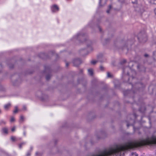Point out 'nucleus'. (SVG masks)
Here are the masks:
<instances>
[{"label":"nucleus","instance_id":"f257e3e1","mask_svg":"<svg viewBox=\"0 0 156 156\" xmlns=\"http://www.w3.org/2000/svg\"><path fill=\"white\" fill-rule=\"evenodd\" d=\"M156 144V136L153 135L151 137H147L146 139H141L138 141L128 142V149L148 145Z\"/></svg>","mask_w":156,"mask_h":156},{"label":"nucleus","instance_id":"f03ea898","mask_svg":"<svg viewBox=\"0 0 156 156\" xmlns=\"http://www.w3.org/2000/svg\"><path fill=\"white\" fill-rule=\"evenodd\" d=\"M138 39L140 41L142 42H145L147 40V35L144 32H141L138 35Z\"/></svg>","mask_w":156,"mask_h":156},{"label":"nucleus","instance_id":"7ed1b4c3","mask_svg":"<svg viewBox=\"0 0 156 156\" xmlns=\"http://www.w3.org/2000/svg\"><path fill=\"white\" fill-rule=\"evenodd\" d=\"M84 42L86 44H87V48L88 50L90 49L91 50H92V48L91 46L92 42L91 41L87 39Z\"/></svg>","mask_w":156,"mask_h":156},{"label":"nucleus","instance_id":"20e7f679","mask_svg":"<svg viewBox=\"0 0 156 156\" xmlns=\"http://www.w3.org/2000/svg\"><path fill=\"white\" fill-rule=\"evenodd\" d=\"M82 62L81 60L79 58L74 59L73 62V64L75 66H77L79 65Z\"/></svg>","mask_w":156,"mask_h":156},{"label":"nucleus","instance_id":"39448f33","mask_svg":"<svg viewBox=\"0 0 156 156\" xmlns=\"http://www.w3.org/2000/svg\"><path fill=\"white\" fill-rule=\"evenodd\" d=\"M51 10L52 12H56L58 11L59 8L56 5H54L51 7Z\"/></svg>","mask_w":156,"mask_h":156},{"label":"nucleus","instance_id":"423d86ee","mask_svg":"<svg viewBox=\"0 0 156 156\" xmlns=\"http://www.w3.org/2000/svg\"><path fill=\"white\" fill-rule=\"evenodd\" d=\"M129 69H130L128 67L126 68L125 69H123V73L124 75L126 73V71H128ZM126 73L128 76H129V73L128 72H126Z\"/></svg>","mask_w":156,"mask_h":156},{"label":"nucleus","instance_id":"0eeeda50","mask_svg":"<svg viewBox=\"0 0 156 156\" xmlns=\"http://www.w3.org/2000/svg\"><path fill=\"white\" fill-rule=\"evenodd\" d=\"M11 105L10 103H8L7 104L5 105L4 106V108L6 110H8V109L10 108Z\"/></svg>","mask_w":156,"mask_h":156},{"label":"nucleus","instance_id":"6e6552de","mask_svg":"<svg viewBox=\"0 0 156 156\" xmlns=\"http://www.w3.org/2000/svg\"><path fill=\"white\" fill-rule=\"evenodd\" d=\"M136 86L139 87V88L140 87H144V86L142 83H136Z\"/></svg>","mask_w":156,"mask_h":156},{"label":"nucleus","instance_id":"1a4fd4ad","mask_svg":"<svg viewBox=\"0 0 156 156\" xmlns=\"http://www.w3.org/2000/svg\"><path fill=\"white\" fill-rule=\"evenodd\" d=\"M88 72L89 74L90 75L92 76L93 75V69H88Z\"/></svg>","mask_w":156,"mask_h":156},{"label":"nucleus","instance_id":"9d476101","mask_svg":"<svg viewBox=\"0 0 156 156\" xmlns=\"http://www.w3.org/2000/svg\"><path fill=\"white\" fill-rule=\"evenodd\" d=\"M149 2L151 4L156 5V0H150Z\"/></svg>","mask_w":156,"mask_h":156},{"label":"nucleus","instance_id":"9b49d317","mask_svg":"<svg viewBox=\"0 0 156 156\" xmlns=\"http://www.w3.org/2000/svg\"><path fill=\"white\" fill-rule=\"evenodd\" d=\"M2 132L5 133H8V129L5 128H4L2 129Z\"/></svg>","mask_w":156,"mask_h":156},{"label":"nucleus","instance_id":"f8f14e48","mask_svg":"<svg viewBox=\"0 0 156 156\" xmlns=\"http://www.w3.org/2000/svg\"><path fill=\"white\" fill-rule=\"evenodd\" d=\"M24 121V117L23 115H21L20 120V122H22Z\"/></svg>","mask_w":156,"mask_h":156},{"label":"nucleus","instance_id":"ddd939ff","mask_svg":"<svg viewBox=\"0 0 156 156\" xmlns=\"http://www.w3.org/2000/svg\"><path fill=\"white\" fill-rule=\"evenodd\" d=\"M18 111V108L17 106L15 107V110L13 111V112L14 113H16Z\"/></svg>","mask_w":156,"mask_h":156},{"label":"nucleus","instance_id":"4468645a","mask_svg":"<svg viewBox=\"0 0 156 156\" xmlns=\"http://www.w3.org/2000/svg\"><path fill=\"white\" fill-rule=\"evenodd\" d=\"M153 56L154 59V60H156V51L154 52L153 53Z\"/></svg>","mask_w":156,"mask_h":156},{"label":"nucleus","instance_id":"2eb2a0df","mask_svg":"<svg viewBox=\"0 0 156 156\" xmlns=\"http://www.w3.org/2000/svg\"><path fill=\"white\" fill-rule=\"evenodd\" d=\"M5 124V122L3 120H1L0 121V125L2 124Z\"/></svg>","mask_w":156,"mask_h":156},{"label":"nucleus","instance_id":"dca6fc26","mask_svg":"<svg viewBox=\"0 0 156 156\" xmlns=\"http://www.w3.org/2000/svg\"><path fill=\"white\" fill-rule=\"evenodd\" d=\"M15 121V118L14 117H11L10 121L11 122H13Z\"/></svg>","mask_w":156,"mask_h":156},{"label":"nucleus","instance_id":"f3484780","mask_svg":"<svg viewBox=\"0 0 156 156\" xmlns=\"http://www.w3.org/2000/svg\"><path fill=\"white\" fill-rule=\"evenodd\" d=\"M83 36V34L81 33H78L77 34V35L75 37L77 39L78 38V37L80 36Z\"/></svg>","mask_w":156,"mask_h":156},{"label":"nucleus","instance_id":"a211bd4d","mask_svg":"<svg viewBox=\"0 0 156 156\" xmlns=\"http://www.w3.org/2000/svg\"><path fill=\"white\" fill-rule=\"evenodd\" d=\"M104 42H103V45H105L106 43L109 41V40L108 39H105Z\"/></svg>","mask_w":156,"mask_h":156},{"label":"nucleus","instance_id":"6ab92c4d","mask_svg":"<svg viewBox=\"0 0 156 156\" xmlns=\"http://www.w3.org/2000/svg\"><path fill=\"white\" fill-rule=\"evenodd\" d=\"M25 144V143L24 142V143H21L20 144H19V148H21L22 147V146L23 145H24Z\"/></svg>","mask_w":156,"mask_h":156},{"label":"nucleus","instance_id":"aec40b11","mask_svg":"<svg viewBox=\"0 0 156 156\" xmlns=\"http://www.w3.org/2000/svg\"><path fill=\"white\" fill-rule=\"evenodd\" d=\"M112 8V6L111 5H109V9L107 10V12L108 13H109V12H110V9Z\"/></svg>","mask_w":156,"mask_h":156},{"label":"nucleus","instance_id":"412c9836","mask_svg":"<svg viewBox=\"0 0 156 156\" xmlns=\"http://www.w3.org/2000/svg\"><path fill=\"white\" fill-rule=\"evenodd\" d=\"M112 76L109 72L107 73V77L108 78L112 77Z\"/></svg>","mask_w":156,"mask_h":156},{"label":"nucleus","instance_id":"4be33fe9","mask_svg":"<svg viewBox=\"0 0 156 156\" xmlns=\"http://www.w3.org/2000/svg\"><path fill=\"white\" fill-rule=\"evenodd\" d=\"M50 75H47L46 76V79L47 80H48L50 79Z\"/></svg>","mask_w":156,"mask_h":156},{"label":"nucleus","instance_id":"5701e85b","mask_svg":"<svg viewBox=\"0 0 156 156\" xmlns=\"http://www.w3.org/2000/svg\"><path fill=\"white\" fill-rule=\"evenodd\" d=\"M97 61L95 60H94L91 61V63L93 65H94L95 64L97 63Z\"/></svg>","mask_w":156,"mask_h":156},{"label":"nucleus","instance_id":"b1692460","mask_svg":"<svg viewBox=\"0 0 156 156\" xmlns=\"http://www.w3.org/2000/svg\"><path fill=\"white\" fill-rule=\"evenodd\" d=\"M11 140L13 141H14L15 140V137H14V136H12L11 137Z\"/></svg>","mask_w":156,"mask_h":156},{"label":"nucleus","instance_id":"393cba45","mask_svg":"<svg viewBox=\"0 0 156 156\" xmlns=\"http://www.w3.org/2000/svg\"><path fill=\"white\" fill-rule=\"evenodd\" d=\"M100 69L101 70H103L104 69V67L102 66H100Z\"/></svg>","mask_w":156,"mask_h":156},{"label":"nucleus","instance_id":"a878e982","mask_svg":"<svg viewBox=\"0 0 156 156\" xmlns=\"http://www.w3.org/2000/svg\"><path fill=\"white\" fill-rule=\"evenodd\" d=\"M15 126H14L13 127L12 129H11V131H12V132H14L15 131Z\"/></svg>","mask_w":156,"mask_h":156},{"label":"nucleus","instance_id":"bb28decb","mask_svg":"<svg viewBox=\"0 0 156 156\" xmlns=\"http://www.w3.org/2000/svg\"><path fill=\"white\" fill-rule=\"evenodd\" d=\"M23 110H26V106H25V105L23 106Z\"/></svg>","mask_w":156,"mask_h":156},{"label":"nucleus","instance_id":"cd10ccee","mask_svg":"<svg viewBox=\"0 0 156 156\" xmlns=\"http://www.w3.org/2000/svg\"><path fill=\"white\" fill-rule=\"evenodd\" d=\"M30 153L29 152H28L27 154V156H30Z\"/></svg>","mask_w":156,"mask_h":156},{"label":"nucleus","instance_id":"c85d7f7f","mask_svg":"<svg viewBox=\"0 0 156 156\" xmlns=\"http://www.w3.org/2000/svg\"><path fill=\"white\" fill-rule=\"evenodd\" d=\"M126 62V60H123L122 62H121V63L122 64V63H125V62Z\"/></svg>","mask_w":156,"mask_h":156},{"label":"nucleus","instance_id":"c756f323","mask_svg":"<svg viewBox=\"0 0 156 156\" xmlns=\"http://www.w3.org/2000/svg\"><path fill=\"white\" fill-rule=\"evenodd\" d=\"M132 72L135 75L136 74V72L134 70H132Z\"/></svg>","mask_w":156,"mask_h":156},{"label":"nucleus","instance_id":"7c9ffc66","mask_svg":"<svg viewBox=\"0 0 156 156\" xmlns=\"http://www.w3.org/2000/svg\"><path fill=\"white\" fill-rule=\"evenodd\" d=\"M40 153L38 152H36V155H40Z\"/></svg>","mask_w":156,"mask_h":156},{"label":"nucleus","instance_id":"2f4dec72","mask_svg":"<svg viewBox=\"0 0 156 156\" xmlns=\"http://www.w3.org/2000/svg\"><path fill=\"white\" fill-rule=\"evenodd\" d=\"M98 28L99 29V31L100 32H101V28L100 27H98Z\"/></svg>","mask_w":156,"mask_h":156},{"label":"nucleus","instance_id":"473e14b6","mask_svg":"<svg viewBox=\"0 0 156 156\" xmlns=\"http://www.w3.org/2000/svg\"><path fill=\"white\" fill-rule=\"evenodd\" d=\"M101 1H102V0H99V5H101Z\"/></svg>","mask_w":156,"mask_h":156},{"label":"nucleus","instance_id":"72a5a7b5","mask_svg":"<svg viewBox=\"0 0 156 156\" xmlns=\"http://www.w3.org/2000/svg\"><path fill=\"white\" fill-rule=\"evenodd\" d=\"M148 55L147 54H145L144 55V56L145 57H147L148 56Z\"/></svg>","mask_w":156,"mask_h":156},{"label":"nucleus","instance_id":"f704fd0d","mask_svg":"<svg viewBox=\"0 0 156 156\" xmlns=\"http://www.w3.org/2000/svg\"><path fill=\"white\" fill-rule=\"evenodd\" d=\"M69 64L68 63H66V67H67L69 66Z\"/></svg>","mask_w":156,"mask_h":156},{"label":"nucleus","instance_id":"c9c22d12","mask_svg":"<svg viewBox=\"0 0 156 156\" xmlns=\"http://www.w3.org/2000/svg\"><path fill=\"white\" fill-rule=\"evenodd\" d=\"M26 132L25 131H24L23 132V135L25 136H26Z\"/></svg>","mask_w":156,"mask_h":156},{"label":"nucleus","instance_id":"e433bc0d","mask_svg":"<svg viewBox=\"0 0 156 156\" xmlns=\"http://www.w3.org/2000/svg\"><path fill=\"white\" fill-rule=\"evenodd\" d=\"M132 79H133V81H134V80H135V78L133 77V76H132Z\"/></svg>","mask_w":156,"mask_h":156},{"label":"nucleus","instance_id":"4c0bfd02","mask_svg":"<svg viewBox=\"0 0 156 156\" xmlns=\"http://www.w3.org/2000/svg\"><path fill=\"white\" fill-rule=\"evenodd\" d=\"M13 67V66L12 65V66H9V68H12Z\"/></svg>","mask_w":156,"mask_h":156},{"label":"nucleus","instance_id":"58836bf2","mask_svg":"<svg viewBox=\"0 0 156 156\" xmlns=\"http://www.w3.org/2000/svg\"><path fill=\"white\" fill-rule=\"evenodd\" d=\"M154 11V12H155V14L156 15V8L155 9Z\"/></svg>","mask_w":156,"mask_h":156},{"label":"nucleus","instance_id":"ea45409f","mask_svg":"<svg viewBox=\"0 0 156 156\" xmlns=\"http://www.w3.org/2000/svg\"><path fill=\"white\" fill-rule=\"evenodd\" d=\"M33 147H30V150H33Z\"/></svg>","mask_w":156,"mask_h":156},{"label":"nucleus","instance_id":"a19ab883","mask_svg":"<svg viewBox=\"0 0 156 156\" xmlns=\"http://www.w3.org/2000/svg\"><path fill=\"white\" fill-rule=\"evenodd\" d=\"M127 92V91H125V92H124V95H126V92Z\"/></svg>","mask_w":156,"mask_h":156},{"label":"nucleus","instance_id":"79ce46f5","mask_svg":"<svg viewBox=\"0 0 156 156\" xmlns=\"http://www.w3.org/2000/svg\"><path fill=\"white\" fill-rule=\"evenodd\" d=\"M132 87L133 88H134V85H133V84H132Z\"/></svg>","mask_w":156,"mask_h":156},{"label":"nucleus","instance_id":"37998d69","mask_svg":"<svg viewBox=\"0 0 156 156\" xmlns=\"http://www.w3.org/2000/svg\"><path fill=\"white\" fill-rule=\"evenodd\" d=\"M139 111H140V112H142V111H141V108H140L139 109Z\"/></svg>","mask_w":156,"mask_h":156},{"label":"nucleus","instance_id":"c03bdc74","mask_svg":"<svg viewBox=\"0 0 156 156\" xmlns=\"http://www.w3.org/2000/svg\"><path fill=\"white\" fill-rule=\"evenodd\" d=\"M127 126L128 127L129 126V125L128 124H127Z\"/></svg>","mask_w":156,"mask_h":156},{"label":"nucleus","instance_id":"a18cd8bd","mask_svg":"<svg viewBox=\"0 0 156 156\" xmlns=\"http://www.w3.org/2000/svg\"><path fill=\"white\" fill-rule=\"evenodd\" d=\"M138 154H136V156H138Z\"/></svg>","mask_w":156,"mask_h":156},{"label":"nucleus","instance_id":"49530a36","mask_svg":"<svg viewBox=\"0 0 156 156\" xmlns=\"http://www.w3.org/2000/svg\"><path fill=\"white\" fill-rule=\"evenodd\" d=\"M80 72H81V73L82 72V70H80Z\"/></svg>","mask_w":156,"mask_h":156},{"label":"nucleus","instance_id":"de8ad7c7","mask_svg":"<svg viewBox=\"0 0 156 156\" xmlns=\"http://www.w3.org/2000/svg\"><path fill=\"white\" fill-rule=\"evenodd\" d=\"M137 68H139V66H137Z\"/></svg>","mask_w":156,"mask_h":156},{"label":"nucleus","instance_id":"09e8293b","mask_svg":"<svg viewBox=\"0 0 156 156\" xmlns=\"http://www.w3.org/2000/svg\"><path fill=\"white\" fill-rule=\"evenodd\" d=\"M137 89L138 90V89H139V88H137Z\"/></svg>","mask_w":156,"mask_h":156}]
</instances>
